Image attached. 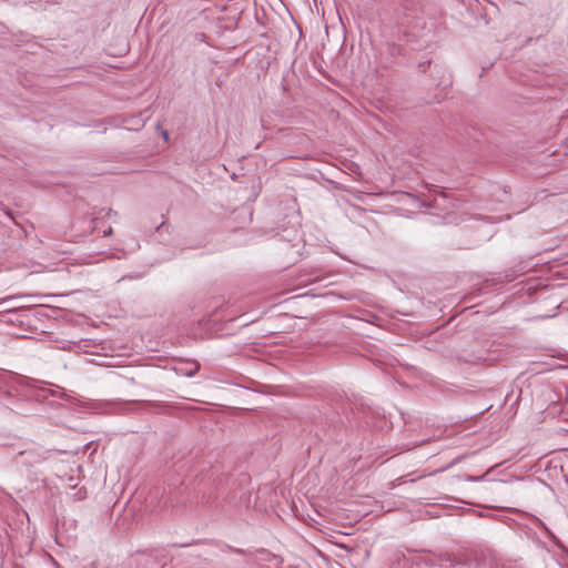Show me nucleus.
<instances>
[{
  "label": "nucleus",
  "mask_w": 568,
  "mask_h": 568,
  "mask_svg": "<svg viewBox=\"0 0 568 568\" xmlns=\"http://www.w3.org/2000/svg\"><path fill=\"white\" fill-rule=\"evenodd\" d=\"M419 564L429 568H462L459 562H455L452 556L445 554H426L419 558Z\"/></svg>",
  "instance_id": "nucleus-1"
},
{
  "label": "nucleus",
  "mask_w": 568,
  "mask_h": 568,
  "mask_svg": "<svg viewBox=\"0 0 568 568\" xmlns=\"http://www.w3.org/2000/svg\"><path fill=\"white\" fill-rule=\"evenodd\" d=\"M430 64V61H427V62H420L419 63V69L422 71H425L426 70V65H429Z\"/></svg>",
  "instance_id": "nucleus-2"
},
{
  "label": "nucleus",
  "mask_w": 568,
  "mask_h": 568,
  "mask_svg": "<svg viewBox=\"0 0 568 568\" xmlns=\"http://www.w3.org/2000/svg\"><path fill=\"white\" fill-rule=\"evenodd\" d=\"M37 383H38V381L29 379V381L27 382V385H28V386H31V387H37Z\"/></svg>",
  "instance_id": "nucleus-3"
},
{
  "label": "nucleus",
  "mask_w": 568,
  "mask_h": 568,
  "mask_svg": "<svg viewBox=\"0 0 568 568\" xmlns=\"http://www.w3.org/2000/svg\"><path fill=\"white\" fill-rule=\"evenodd\" d=\"M146 119H148V118H145V119L141 120V122H142V123H141V125H144V123H145V120H146Z\"/></svg>",
  "instance_id": "nucleus-4"
},
{
  "label": "nucleus",
  "mask_w": 568,
  "mask_h": 568,
  "mask_svg": "<svg viewBox=\"0 0 568 568\" xmlns=\"http://www.w3.org/2000/svg\"><path fill=\"white\" fill-rule=\"evenodd\" d=\"M163 138L168 139V132H164Z\"/></svg>",
  "instance_id": "nucleus-5"
}]
</instances>
